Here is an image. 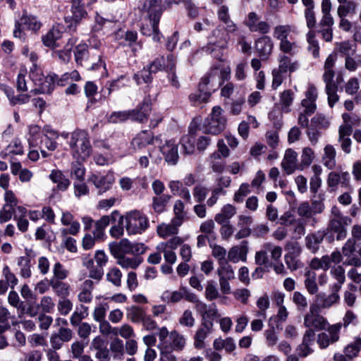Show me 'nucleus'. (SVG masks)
<instances>
[{
  "label": "nucleus",
  "instance_id": "5701e85b",
  "mask_svg": "<svg viewBox=\"0 0 361 361\" xmlns=\"http://www.w3.org/2000/svg\"><path fill=\"white\" fill-rule=\"evenodd\" d=\"M154 134L149 130H145L138 133L133 138L130 144L132 148L137 151L141 150L149 145H152L154 143Z\"/></svg>",
  "mask_w": 361,
  "mask_h": 361
},
{
  "label": "nucleus",
  "instance_id": "ea45409f",
  "mask_svg": "<svg viewBox=\"0 0 361 361\" xmlns=\"http://www.w3.org/2000/svg\"><path fill=\"white\" fill-rule=\"evenodd\" d=\"M51 288L59 298H68L71 294V288L69 283L63 281L50 280Z\"/></svg>",
  "mask_w": 361,
  "mask_h": 361
},
{
  "label": "nucleus",
  "instance_id": "412c9836",
  "mask_svg": "<svg viewBox=\"0 0 361 361\" xmlns=\"http://www.w3.org/2000/svg\"><path fill=\"white\" fill-rule=\"evenodd\" d=\"M255 47L260 59L266 61L272 53L274 43L270 37L264 36L255 41Z\"/></svg>",
  "mask_w": 361,
  "mask_h": 361
},
{
  "label": "nucleus",
  "instance_id": "4be33fe9",
  "mask_svg": "<svg viewBox=\"0 0 361 361\" xmlns=\"http://www.w3.org/2000/svg\"><path fill=\"white\" fill-rule=\"evenodd\" d=\"M291 55L289 54H284L281 52L279 54L277 61H278V67L277 68L281 71L289 73V77L291 73L298 71L300 68V63L298 60L293 59L291 58Z\"/></svg>",
  "mask_w": 361,
  "mask_h": 361
},
{
  "label": "nucleus",
  "instance_id": "680f3d73",
  "mask_svg": "<svg viewBox=\"0 0 361 361\" xmlns=\"http://www.w3.org/2000/svg\"><path fill=\"white\" fill-rule=\"evenodd\" d=\"M89 314L88 307L81 305L80 311L75 310L70 317V322L73 326H77L80 324L81 321L85 319Z\"/></svg>",
  "mask_w": 361,
  "mask_h": 361
},
{
  "label": "nucleus",
  "instance_id": "1a4fd4ad",
  "mask_svg": "<svg viewBox=\"0 0 361 361\" xmlns=\"http://www.w3.org/2000/svg\"><path fill=\"white\" fill-rule=\"evenodd\" d=\"M161 299L163 302L166 303H176L180 302L182 299L190 302H197V296L192 293L188 288L180 286L177 290H165L163 292L161 296Z\"/></svg>",
  "mask_w": 361,
  "mask_h": 361
},
{
  "label": "nucleus",
  "instance_id": "7ed1b4c3",
  "mask_svg": "<svg viewBox=\"0 0 361 361\" xmlns=\"http://www.w3.org/2000/svg\"><path fill=\"white\" fill-rule=\"evenodd\" d=\"M68 145L71 154L76 161H85L92 153L90 137L86 130L76 129L72 132Z\"/></svg>",
  "mask_w": 361,
  "mask_h": 361
},
{
  "label": "nucleus",
  "instance_id": "09e8293b",
  "mask_svg": "<svg viewBox=\"0 0 361 361\" xmlns=\"http://www.w3.org/2000/svg\"><path fill=\"white\" fill-rule=\"evenodd\" d=\"M214 72L216 71V77L218 78V86H221L226 80H228L231 77V68L229 66H224L221 63H219L212 66Z\"/></svg>",
  "mask_w": 361,
  "mask_h": 361
},
{
  "label": "nucleus",
  "instance_id": "7c9ffc66",
  "mask_svg": "<svg viewBox=\"0 0 361 361\" xmlns=\"http://www.w3.org/2000/svg\"><path fill=\"white\" fill-rule=\"evenodd\" d=\"M68 80V73L63 74L61 78H59V76L54 73L49 74L47 75V83L43 86L42 91L43 94L50 93L53 90L55 84L64 86L67 84Z\"/></svg>",
  "mask_w": 361,
  "mask_h": 361
},
{
  "label": "nucleus",
  "instance_id": "a18cd8bd",
  "mask_svg": "<svg viewBox=\"0 0 361 361\" xmlns=\"http://www.w3.org/2000/svg\"><path fill=\"white\" fill-rule=\"evenodd\" d=\"M62 37V32L59 26H54L42 37L43 44L48 47L54 48L56 40Z\"/></svg>",
  "mask_w": 361,
  "mask_h": 361
},
{
  "label": "nucleus",
  "instance_id": "473e14b6",
  "mask_svg": "<svg viewBox=\"0 0 361 361\" xmlns=\"http://www.w3.org/2000/svg\"><path fill=\"white\" fill-rule=\"evenodd\" d=\"M348 219H331L328 226V230L336 233V240H344L347 236V229L345 226L348 224Z\"/></svg>",
  "mask_w": 361,
  "mask_h": 361
},
{
  "label": "nucleus",
  "instance_id": "9b49d317",
  "mask_svg": "<svg viewBox=\"0 0 361 361\" xmlns=\"http://www.w3.org/2000/svg\"><path fill=\"white\" fill-rule=\"evenodd\" d=\"M319 310L314 305H310L308 312L304 317V326L307 329L322 331L329 326V322L324 316L319 314Z\"/></svg>",
  "mask_w": 361,
  "mask_h": 361
},
{
  "label": "nucleus",
  "instance_id": "c85d7f7f",
  "mask_svg": "<svg viewBox=\"0 0 361 361\" xmlns=\"http://www.w3.org/2000/svg\"><path fill=\"white\" fill-rule=\"evenodd\" d=\"M300 247L298 245V244H295L293 247V252H289L284 256L285 263L287 267L291 271H295L302 267L303 266L302 263L298 258V256L300 255Z\"/></svg>",
  "mask_w": 361,
  "mask_h": 361
},
{
  "label": "nucleus",
  "instance_id": "6e6d98bb",
  "mask_svg": "<svg viewBox=\"0 0 361 361\" xmlns=\"http://www.w3.org/2000/svg\"><path fill=\"white\" fill-rule=\"evenodd\" d=\"M17 265L20 269V275L24 279H28L32 275L31 261L27 257H19L17 259Z\"/></svg>",
  "mask_w": 361,
  "mask_h": 361
},
{
  "label": "nucleus",
  "instance_id": "4468645a",
  "mask_svg": "<svg viewBox=\"0 0 361 361\" xmlns=\"http://www.w3.org/2000/svg\"><path fill=\"white\" fill-rule=\"evenodd\" d=\"M305 97L301 101L299 111L303 114H313L317 109L316 100L317 99V90L313 85H309L305 92Z\"/></svg>",
  "mask_w": 361,
  "mask_h": 361
},
{
  "label": "nucleus",
  "instance_id": "6ab92c4d",
  "mask_svg": "<svg viewBox=\"0 0 361 361\" xmlns=\"http://www.w3.org/2000/svg\"><path fill=\"white\" fill-rule=\"evenodd\" d=\"M213 329V322L212 321H202L200 327L194 336V347L197 349H203L205 347L204 340Z\"/></svg>",
  "mask_w": 361,
  "mask_h": 361
},
{
  "label": "nucleus",
  "instance_id": "b1692460",
  "mask_svg": "<svg viewBox=\"0 0 361 361\" xmlns=\"http://www.w3.org/2000/svg\"><path fill=\"white\" fill-rule=\"evenodd\" d=\"M61 222L63 226H69L68 228H63L61 231V235H76L80 232V223L74 220V216L69 212H63Z\"/></svg>",
  "mask_w": 361,
  "mask_h": 361
},
{
  "label": "nucleus",
  "instance_id": "2f4dec72",
  "mask_svg": "<svg viewBox=\"0 0 361 361\" xmlns=\"http://www.w3.org/2000/svg\"><path fill=\"white\" fill-rule=\"evenodd\" d=\"M322 161L323 165L329 170H333L337 167L336 150L333 145H326L324 147Z\"/></svg>",
  "mask_w": 361,
  "mask_h": 361
},
{
  "label": "nucleus",
  "instance_id": "dca6fc26",
  "mask_svg": "<svg viewBox=\"0 0 361 361\" xmlns=\"http://www.w3.org/2000/svg\"><path fill=\"white\" fill-rule=\"evenodd\" d=\"M160 151L164 157L165 161L170 166H175L179 159L178 145L173 140L166 141L160 147Z\"/></svg>",
  "mask_w": 361,
  "mask_h": 361
},
{
  "label": "nucleus",
  "instance_id": "c03bdc74",
  "mask_svg": "<svg viewBox=\"0 0 361 361\" xmlns=\"http://www.w3.org/2000/svg\"><path fill=\"white\" fill-rule=\"evenodd\" d=\"M20 23L27 29L35 32H37L42 27V23L37 17L27 13H24L20 19Z\"/></svg>",
  "mask_w": 361,
  "mask_h": 361
},
{
  "label": "nucleus",
  "instance_id": "0e129e2a",
  "mask_svg": "<svg viewBox=\"0 0 361 361\" xmlns=\"http://www.w3.org/2000/svg\"><path fill=\"white\" fill-rule=\"evenodd\" d=\"M122 276V272L118 267H111L106 273V280L116 287L121 286Z\"/></svg>",
  "mask_w": 361,
  "mask_h": 361
},
{
  "label": "nucleus",
  "instance_id": "e433bc0d",
  "mask_svg": "<svg viewBox=\"0 0 361 361\" xmlns=\"http://www.w3.org/2000/svg\"><path fill=\"white\" fill-rule=\"evenodd\" d=\"M217 16L219 20L225 24V30L228 32H235L237 30V25L231 19L227 6H221L217 11Z\"/></svg>",
  "mask_w": 361,
  "mask_h": 361
},
{
  "label": "nucleus",
  "instance_id": "603ef678",
  "mask_svg": "<svg viewBox=\"0 0 361 361\" xmlns=\"http://www.w3.org/2000/svg\"><path fill=\"white\" fill-rule=\"evenodd\" d=\"M146 313L147 312L142 307L133 305L127 309L126 317L133 323H140Z\"/></svg>",
  "mask_w": 361,
  "mask_h": 361
},
{
  "label": "nucleus",
  "instance_id": "f8f14e48",
  "mask_svg": "<svg viewBox=\"0 0 361 361\" xmlns=\"http://www.w3.org/2000/svg\"><path fill=\"white\" fill-rule=\"evenodd\" d=\"M334 171H331L327 177L326 183L332 190H335L338 185L343 188H348L350 185V175L348 171H345L341 166H338Z\"/></svg>",
  "mask_w": 361,
  "mask_h": 361
},
{
  "label": "nucleus",
  "instance_id": "69168bd1",
  "mask_svg": "<svg viewBox=\"0 0 361 361\" xmlns=\"http://www.w3.org/2000/svg\"><path fill=\"white\" fill-rule=\"evenodd\" d=\"M294 100V92L291 90L283 91L280 94V104L283 111H289V107Z\"/></svg>",
  "mask_w": 361,
  "mask_h": 361
},
{
  "label": "nucleus",
  "instance_id": "393cba45",
  "mask_svg": "<svg viewBox=\"0 0 361 361\" xmlns=\"http://www.w3.org/2000/svg\"><path fill=\"white\" fill-rule=\"evenodd\" d=\"M298 154L292 149H288L281 162V167L287 175L294 173L298 169Z\"/></svg>",
  "mask_w": 361,
  "mask_h": 361
},
{
  "label": "nucleus",
  "instance_id": "cd10ccee",
  "mask_svg": "<svg viewBox=\"0 0 361 361\" xmlns=\"http://www.w3.org/2000/svg\"><path fill=\"white\" fill-rule=\"evenodd\" d=\"M112 256L131 255L133 243L128 239H122L120 242H113L109 245Z\"/></svg>",
  "mask_w": 361,
  "mask_h": 361
},
{
  "label": "nucleus",
  "instance_id": "f3484780",
  "mask_svg": "<svg viewBox=\"0 0 361 361\" xmlns=\"http://www.w3.org/2000/svg\"><path fill=\"white\" fill-rule=\"evenodd\" d=\"M73 332L68 327H60L58 332L51 334L50 336L51 348L55 350H60L64 343L69 342L73 338Z\"/></svg>",
  "mask_w": 361,
  "mask_h": 361
},
{
  "label": "nucleus",
  "instance_id": "a211bd4d",
  "mask_svg": "<svg viewBox=\"0 0 361 361\" xmlns=\"http://www.w3.org/2000/svg\"><path fill=\"white\" fill-rule=\"evenodd\" d=\"M150 99L145 98L135 109L130 110V119L139 122L145 123L152 110Z\"/></svg>",
  "mask_w": 361,
  "mask_h": 361
},
{
  "label": "nucleus",
  "instance_id": "4c0bfd02",
  "mask_svg": "<svg viewBox=\"0 0 361 361\" xmlns=\"http://www.w3.org/2000/svg\"><path fill=\"white\" fill-rule=\"evenodd\" d=\"M24 153L23 147L20 140H13L6 147L0 152V157L2 159H7L13 155H22Z\"/></svg>",
  "mask_w": 361,
  "mask_h": 361
},
{
  "label": "nucleus",
  "instance_id": "aec40b11",
  "mask_svg": "<svg viewBox=\"0 0 361 361\" xmlns=\"http://www.w3.org/2000/svg\"><path fill=\"white\" fill-rule=\"evenodd\" d=\"M245 25L251 32L263 35L268 33L270 30L269 24L266 21L260 20V18L255 12L248 14Z\"/></svg>",
  "mask_w": 361,
  "mask_h": 361
},
{
  "label": "nucleus",
  "instance_id": "bb28decb",
  "mask_svg": "<svg viewBox=\"0 0 361 361\" xmlns=\"http://www.w3.org/2000/svg\"><path fill=\"white\" fill-rule=\"evenodd\" d=\"M216 71L214 72L212 67L200 80L199 86L200 90L209 91L211 94L216 91L220 86H218L219 80L216 77Z\"/></svg>",
  "mask_w": 361,
  "mask_h": 361
},
{
  "label": "nucleus",
  "instance_id": "de8ad7c7",
  "mask_svg": "<svg viewBox=\"0 0 361 361\" xmlns=\"http://www.w3.org/2000/svg\"><path fill=\"white\" fill-rule=\"evenodd\" d=\"M196 141V136L192 133L185 135L181 137L180 144L181 145L185 154H192L195 152Z\"/></svg>",
  "mask_w": 361,
  "mask_h": 361
},
{
  "label": "nucleus",
  "instance_id": "6e6552de",
  "mask_svg": "<svg viewBox=\"0 0 361 361\" xmlns=\"http://www.w3.org/2000/svg\"><path fill=\"white\" fill-rule=\"evenodd\" d=\"M82 0H71V16H66L65 22L67 24V28L70 32H75L77 26L81 23L82 19L87 16V13L85 9Z\"/></svg>",
  "mask_w": 361,
  "mask_h": 361
},
{
  "label": "nucleus",
  "instance_id": "bf43d9fd",
  "mask_svg": "<svg viewBox=\"0 0 361 361\" xmlns=\"http://www.w3.org/2000/svg\"><path fill=\"white\" fill-rule=\"evenodd\" d=\"M53 276L50 280L53 281H63L69 275V271L65 267L59 262H56L52 269Z\"/></svg>",
  "mask_w": 361,
  "mask_h": 361
},
{
  "label": "nucleus",
  "instance_id": "a878e982",
  "mask_svg": "<svg viewBox=\"0 0 361 361\" xmlns=\"http://www.w3.org/2000/svg\"><path fill=\"white\" fill-rule=\"evenodd\" d=\"M248 252L247 241L243 240L239 245L232 247L228 252V260L233 263L245 262Z\"/></svg>",
  "mask_w": 361,
  "mask_h": 361
},
{
  "label": "nucleus",
  "instance_id": "3c124183",
  "mask_svg": "<svg viewBox=\"0 0 361 361\" xmlns=\"http://www.w3.org/2000/svg\"><path fill=\"white\" fill-rule=\"evenodd\" d=\"M361 350V338L355 337L353 341L348 343L343 349L344 354L350 359L358 356Z\"/></svg>",
  "mask_w": 361,
  "mask_h": 361
},
{
  "label": "nucleus",
  "instance_id": "0eeeda50",
  "mask_svg": "<svg viewBox=\"0 0 361 361\" xmlns=\"http://www.w3.org/2000/svg\"><path fill=\"white\" fill-rule=\"evenodd\" d=\"M342 328L341 322L330 324L317 335V343L321 349H326L330 345L337 343L340 340V333Z\"/></svg>",
  "mask_w": 361,
  "mask_h": 361
},
{
  "label": "nucleus",
  "instance_id": "f257e3e1",
  "mask_svg": "<svg viewBox=\"0 0 361 361\" xmlns=\"http://www.w3.org/2000/svg\"><path fill=\"white\" fill-rule=\"evenodd\" d=\"M143 13H146L145 19L147 20L151 25L141 27V32L146 36L152 35L154 42H160L162 35L159 29V23L163 13V6L161 0H146L143 5Z\"/></svg>",
  "mask_w": 361,
  "mask_h": 361
},
{
  "label": "nucleus",
  "instance_id": "9d476101",
  "mask_svg": "<svg viewBox=\"0 0 361 361\" xmlns=\"http://www.w3.org/2000/svg\"><path fill=\"white\" fill-rule=\"evenodd\" d=\"M229 33L225 28L218 26L209 37L208 47L205 48L207 52H213L215 49H225L228 47L230 39Z\"/></svg>",
  "mask_w": 361,
  "mask_h": 361
},
{
  "label": "nucleus",
  "instance_id": "13d9d810",
  "mask_svg": "<svg viewBox=\"0 0 361 361\" xmlns=\"http://www.w3.org/2000/svg\"><path fill=\"white\" fill-rule=\"evenodd\" d=\"M173 213L175 216L172 219L176 224H181L186 216L185 212V205L183 201L178 200L175 202L173 205Z\"/></svg>",
  "mask_w": 361,
  "mask_h": 361
},
{
  "label": "nucleus",
  "instance_id": "20e7f679",
  "mask_svg": "<svg viewBox=\"0 0 361 361\" xmlns=\"http://www.w3.org/2000/svg\"><path fill=\"white\" fill-rule=\"evenodd\" d=\"M361 241V224H355L351 228V238H348L342 247L345 260L344 266L361 267V246L356 252V243Z\"/></svg>",
  "mask_w": 361,
  "mask_h": 361
},
{
  "label": "nucleus",
  "instance_id": "774afa93",
  "mask_svg": "<svg viewBox=\"0 0 361 361\" xmlns=\"http://www.w3.org/2000/svg\"><path fill=\"white\" fill-rule=\"evenodd\" d=\"M110 350L114 359H122L125 351L123 341L119 338L113 340L110 344Z\"/></svg>",
  "mask_w": 361,
  "mask_h": 361
},
{
  "label": "nucleus",
  "instance_id": "37998d69",
  "mask_svg": "<svg viewBox=\"0 0 361 361\" xmlns=\"http://www.w3.org/2000/svg\"><path fill=\"white\" fill-rule=\"evenodd\" d=\"M49 178L56 184L59 190L65 191L69 187L71 182L59 170H53L49 174Z\"/></svg>",
  "mask_w": 361,
  "mask_h": 361
},
{
  "label": "nucleus",
  "instance_id": "49530a36",
  "mask_svg": "<svg viewBox=\"0 0 361 361\" xmlns=\"http://www.w3.org/2000/svg\"><path fill=\"white\" fill-rule=\"evenodd\" d=\"M359 4L355 1L349 0L341 4L337 8V15L347 17L357 13Z\"/></svg>",
  "mask_w": 361,
  "mask_h": 361
},
{
  "label": "nucleus",
  "instance_id": "864d4df0",
  "mask_svg": "<svg viewBox=\"0 0 361 361\" xmlns=\"http://www.w3.org/2000/svg\"><path fill=\"white\" fill-rule=\"evenodd\" d=\"M224 158L219 155V152H213L209 156L210 166L213 171L216 173H222L226 167Z\"/></svg>",
  "mask_w": 361,
  "mask_h": 361
},
{
  "label": "nucleus",
  "instance_id": "ddd939ff",
  "mask_svg": "<svg viewBox=\"0 0 361 361\" xmlns=\"http://www.w3.org/2000/svg\"><path fill=\"white\" fill-rule=\"evenodd\" d=\"M89 181L97 189L98 193L102 195L111 189L115 178L114 173L109 171L105 174L93 173L90 176Z\"/></svg>",
  "mask_w": 361,
  "mask_h": 361
},
{
  "label": "nucleus",
  "instance_id": "338daca9",
  "mask_svg": "<svg viewBox=\"0 0 361 361\" xmlns=\"http://www.w3.org/2000/svg\"><path fill=\"white\" fill-rule=\"evenodd\" d=\"M219 267L217 269V274L219 279H224L226 280H233L235 279V273L232 267L225 262L224 264H219Z\"/></svg>",
  "mask_w": 361,
  "mask_h": 361
},
{
  "label": "nucleus",
  "instance_id": "58836bf2",
  "mask_svg": "<svg viewBox=\"0 0 361 361\" xmlns=\"http://www.w3.org/2000/svg\"><path fill=\"white\" fill-rule=\"evenodd\" d=\"M170 343L169 350L171 351H181L186 345V339L183 335L177 331H172L169 335Z\"/></svg>",
  "mask_w": 361,
  "mask_h": 361
},
{
  "label": "nucleus",
  "instance_id": "8fccbe9b",
  "mask_svg": "<svg viewBox=\"0 0 361 361\" xmlns=\"http://www.w3.org/2000/svg\"><path fill=\"white\" fill-rule=\"evenodd\" d=\"M209 91H203L198 88V90L189 96V99L193 106H197L203 103H207L211 97Z\"/></svg>",
  "mask_w": 361,
  "mask_h": 361
},
{
  "label": "nucleus",
  "instance_id": "f03ea898",
  "mask_svg": "<svg viewBox=\"0 0 361 361\" xmlns=\"http://www.w3.org/2000/svg\"><path fill=\"white\" fill-rule=\"evenodd\" d=\"M298 35L297 27L291 24L277 25L273 29V37L279 41L280 51L291 56L296 54L299 50V45L295 40Z\"/></svg>",
  "mask_w": 361,
  "mask_h": 361
},
{
  "label": "nucleus",
  "instance_id": "5fc2aeb1",
  "mask_svg": "<svg viewBox=\"0 0 361 361\" xmlns=\"http://www.w3.org/2000/svg\"><path fill=\"white\" fill-rule=\"evenodd\" d=\"M315 158L314 150L309 147H304L302 150V154L300 157V163L298 166L299 170H303L311 165Z\"/></svg>",
  "mask_w": 361,
  "mask_h": 361
},
{
  "label": "nucleus",
  "instance_id": "423d86ee",
  "mask_svg": "<svg viewBox=\"0 0 361 361\" xmlns=\"http://www.w3.org/2000/svg\"><path fill=\"white\" fill-rule=\"evenodd\" d=\"M226 123L224 111L220 106H215L204 120L202 127L205 133L217 135L224 130Z\"/></svg>",
  "mask_w": 361,
  "mask_h": 361
},
{
  "label": "nucleus",
  "instance_id": "72a5a7b5",
  "mask_svg": "<svg viewBox=\"0 0 361 361\" xmlns=\"http://www.w3.org/2000/svg\"><path fill=\"white\" fill-rule=\"evenodd\" d=\"M94 289V282L91 279H86L80 286V292L78 295V299L82 303H90L92 301V290Z\"/></svg>",
  "mask_w": 361,
  "mask_h": 361
},
{
  "label": "nucleus",
  "instance_id": "4d7b16f0",
  "mask_svg": "<svg viewBox=\"0 0 361 361\" xmlns=\"http://www.w3.org/2000/svg\"><path fill=\"white\" fill-rule=\"evenodd\" d=\"M171 199L169 195H157L152 198V207L155 212L161 213Z\"/></svg>",
  "mask_w": 361,
  "mask_h": 361
},
{
  "label": "nucleus",
  "instance_id": "f704fd0d",
  "mask_svg": "<svg viewBox=\"0 0 361 361\" xmlns=\"http://www.w3.org/2000/svg\"><path fill=\"white\" fill-rule=\"evenodd\" d=\"M324 231H318L314 233L307 235L305 237V245L308 250L315 253L319 247L325 236Z\"/></svg>",
  "mask_w": 361,
  "mask_h": 361
},
{
  "label": "nucleus",
  "instance_id": "e2e57ef3",
  "mask_svg": "<svg viewBox=\"0 0 361 361\" xmlns=\"http://www.w3.org/2000/svg\"><path fill=\"white\" fill-rule=\"evenodd\" d=\"M305 275L306 279L304 281L305 288L310 294H316L318 291V286L316 282V274L313 271H307Z\"/></svg>",
  "mask_w": 361,
  "mask_h": 361
},
{
  "label": "nucleus",
  "instance_id": "39448f33",
  "mask_svg": "<svg viewBox=\"0 0 361 361\" xmlns=\"http://www.w3.org/2000/svg\"><path fill=\"white\" fill-rule=\"evenodd\" d=\"M125 223V228L128 235L142 234L149 227L147 216L139 210H132L121 216L119 224Z\"/></svg>",
  "mask_w": 361,
  "mask_h": 361
},
{
  "label": "nucleus",
  "instance_id": "c9c22d12",
  "mask_svg": "<svg viewBox=\"0 0 361 361\" xmlns=\"http://www.w3.org/2000/svg\"><path fill=\"white\" fill-rule=\"evenodd\" d=\"M30 78L35 84L39 87L38 88L32 90V92H34L35 94L38 92L43 94L42 90L43 86L45 85V83H47V76H44L41 69L37 67V64H34V66L30 68Z\"/></svg>",
  "mask_w": 361,
  "mask_h": 361
},
{
  "label": "nucleus",
  "instance_id": "052dcab7",
  "mask_svg": "<svg viewBox=\"0 0 361 361\" xmlns=\"http://www.w3.org/2000/svg\"><path fill=\"white\" fill-rule=\"evenodd\" d=\"M315 37L316 35L314 31L310 30L307 33V49L314 58H317L319 56V46Z\"/></svg>",
  "mask_w": 361,
  "mask_h": 361
},
{
  "label": "nucleus",
  "instance_id": "a19ab883",
  "mask_svg": "<svg viewBox=\"0 0 361 361\" xmlns=\"http://www.w3.org/2000/svg\"><path fill=\"white\" fill-rule=\"evenodd\" d=\"M235 214V207L231 204H227L221 208L219 213L215 215L214 220L217 224H224L229 222V219H231Z\"/></svg>",
  "mask_w": 361,
  "mask_h": 361
},
{
  "label": "nucleus",
  "instance_id": "2eb2a0df",
  "mask_svg": "<svg viewBox=\"0 0 361 361\" xmlns=\"http://www.w3.org/2000/svg\"><path fill=\"white\" fill-rule=\"evenodd\" d=\"M340 302V295L336 293H331L327 295L324 292L317 293L314 297V303L310 305H314L318 310H328L331 307L336 305Z\"/></svg>",
  "mask_w": 361,
  "mask_h": 361
},
{
  "label": "nucleus",
  "instance_id": "c756f323",
  "mask_svg": "<svg viewBox=\"0 0 361 361\" xmlns=\"http://www.w3.org/2000/svg\"><path fill=\"white\" fill-rule=\"evenodd\" d=\"M114 257L116 259L117 264L124 269H136L143 262L141 256L116 255Z\"/></svg>",
  "mask_w": 361,
  "mask_h": 361
},
{
  "label": "nucleus",
  "instance_id": "79ce46f5",
  "mask_svg": "<svg viewBox=\"0 0 361 361\" xmlns=\"http://www.w3.org/2000/svg\"><path fill=\"white\" fill-rule=\"evenodd\" d=\"M181 224H176L172 219L170 224H161L157 226V232L159 237L166 238L169 236L176 235L178 232V228Z\"/></svg>",
  "mask_w": 361,
  "mask_h": 361
}]
</instances>
